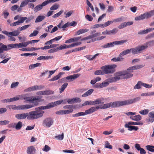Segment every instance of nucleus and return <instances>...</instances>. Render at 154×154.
Masks as SVG:
<instances>
[{
  "mask_svg": "<svg viewBox=\"0 0 154 154\" xmlns=\"http://www.w3.org/2000/svg\"><path fill=\"white\" fill-rule=\"evenodd\" d=\"M140 98L138 97L134 98L128 99L122 101H117L113 102L103 104L98 106L96 107H93L85 110L86 115L91 113L97 110L101 109H105L110 107L112 108L117 107L124 105H128L134 103L140 100Z\"/></svg>",
  "mask_w": 154,
  "mask_h": 154,
  "instance_id": "nucleus-1",
  "label": "nucleus"
},
{
  "mask_svg": "<svg viewBox=\"0 0 154 154\" xmlns=\"http://www.w3.org/2000/svg\"><path fill=\"white\" fill-rule=\"evenodd\" d=\"M45 106H41L35 109V110L29 112L28 113V119L33 120L39 119L43 116L44 111L43 109H47Z\"/></svg>",
  "mask_w": 154,
  "mask_h": 154,
  "instance_id": "nucleus-2",
  "label": "nucleus"
},
{
  "mask_svg": "<svg viewBox=\"0 0 154 154\" xmlns=\"http://www.w3.org/2000/svg\"><path fill=\"white\" fill-rule=\"evenodd\" d=\"M23 95V99L25 101L30 102L31 103L28 105H30L31 106H34L32 107L38 105V102L40 101L41 97L38 96H33L29 97H26V95L22 94Z\"/></svg>",
  "mask_w": 154,
  "mask_h": 154,
  "instance_id": "nucleus-3",
  "label": "nucleus"
},
{
  "mask_svg": "<svg viewBox=\"0 0 154 154\" xmlns=\"http://www.w3.org/2000/svg\"><path fill=\"white\" fill-rule=\"evenodd\" d=\"M115 75H116L117 81L120 79L131 78L133 75L132 74L125 71L117 72Z\"/></svg>",
  "mask_w": 154,
  "mask_h": 154,
  "instance_id": "nucleus-4",
  "label": "nucleus"
},
{
  "mask_svg": "<svg viewBox=\"0 0 154 154\" xmlns=\"http://www.w3.org/2000/svg\"><path fill=\"white\" fill-rule=\"evenodd\" d=\"M131 52L133 54H136L141 53L139 46H138L135 48L128 49L123 51L119 54V57H122L125 55L129 54Z\"/></svg>",
  "mask_w": 154,
  "mask_h": 154,
  "instance_id": "nucleus-5",
  "label": "nucleus"
},
{
  "mask_svg": "<svg viewBox=\"0 0 154 154\" xmlns=\"http://www.w3.org/2000/svg\"><path fill=\"white\" fill-rule=\"evenodd\" d=\"M117 66L116 65H107L103 66L101 67V69L103 71L104 74L113 73L115 70L114 68L116 67Z\"/></svg>",
  "mask_w": 154,
  "mask_h": 154,
  "instance_id": "nucleus-6",
  "label": "nucleus"
},
{
  "mask_svg": "<svg viewBox=\"0 0 154 154\" xmlns=\"http://www.w3.org/2000/svg\"><path fill=\"white\" fill-rule=\"evenodd\" d=\"M141 53L145 51L149 47L154 46V39L148 41L144 44L138 45Z\"/></svg>",
  "mask_w": 154,
  "mask_h": 154,
  "instance_id": "nucleus-7",
  "label": "nucleus"
},
{
  "mask_svg": "<svg viewBox=\"0 0 154 154\" xmlns=\"http://www.w3.org/2000/svg\"><path fill=\"white\" fill-rule=\"evenodd\" d=\"M44 86L42 85H35L25 89L24 91L26 92H30L35 91L43 89Z\"/></svg>",
  "mask_w": 154,
  "mask_h": 154,
  "instance_id": "nucleus-8",
  "label": "nucleus"
},
{
  "mask_svg": "<svg viewBox=\"0 0 154 154\" xmlns=\"http://www.w3.org/2000/svg\"><path fill=\"white\" fill-rule=\"evenodd\" d=\"M34 106L24 105L16 106L13 105V110H25L31 108Z\"/></svg>",
  "mask_w": 154,
  "mask_h": 154,
  "instance_id": "nucleus-9",
  "label": "nucleus"
},
{
  "mask_svg": "<svg viewBox=\"0 0 154 154\" xmlns=\"http://www.w3.org/2000/svg\"><path fill=\"white\" fill-rule=\"evenodd\" d=\"M113 77L107 79L105 81L102 83L103 88L107 86L109 83L115 82L117 81L116 75Z\"/></svg>",
  "mask_w": 154,
  "mask_h": 154,
  "instance_id": "nucleus-10",
  "label": "nucleus"
},
{
  "mask_svg": "<svg viewBox=\"0 0 154 154\" xmlns=\"http://www.w3.org/2000/svg\"><path fill=\"white\" fill-rule=\"evenodd\" d=\"M151 17L149 12L144 13L140 16L136 17L135 18V20L136 21H139L143 20L145 19H147Z\"/></svg>",
  "mask_w": 154,
  "mask_h": 154,
  "instance_id": "nucleus-11",
  "label": "nucleus"
},
{
  "mask_svg": "<svg viewBox=\"0 0 154 154\" xmlns=\"http://www.w3.org/2000/svg\"><path fill=\"white\" fill-rule=\"evenodd\" d=\"M63 100H59L49 103L47 106H45L46 108L47 109H50L52 107L56 106L58 105L61 104L63 103Z\"/></svg>",
  "mask_w": 154,
  "mask_h": 154,
  "instance_id": "nucleus-12",
  "label": "nucleus"
},
{
  "mask_svg": "<svg viewBox=\"0 0 154 154\" xmlns=\"http://www.w3.org/2000/svg\"><path fill=\"white\" fill-rule=\"evenodd\" d=\"M53 121L51 118H47L45 119L43 122V125L46 127L49 128L53 124Z\"/></svg>",
  "mask_w": 154,
  "mask_h": 154,
  "instance_id": "nucleus-13",
  "label": "nucleus"
},
{
  "mask_svg": "<svg viewBox=\"0 0 154 154\" xmlns=\"http://www.w3.org/2000/svg\"><path fill=\"white\" fill-rule=\"evenodd\" d=\"M96 40L94 38H93L91 35H90L82 38L81 39V41H84L85 42L89 43L95 41Z\"/></svg>",
  "mask_w": 154,
  "mask_h": 154,
  "instance_id": "nucleus-14",
  "label": "nucleus"
},
{
  "mask_svg": "<svg viewBox=\"0 0 154 154\" xmlns=\"http://www.w3.org/2000/svg\"><path fill=\"white\" fill-rule=\"evenodd\" d=\"M143 67L144 66L142 65H136L135 66L129 67L125 71L131 73V72H133V70L137 69Z\"/></svg>",
  "mask_w": 154,
  "mask_h": 154,
  "instance_id": "nucleus-15",
  "label": "nucleus"
},
{
  "mask_svg": "<svg viewBox=\"0 0 154 154\" xmlns=\"http://www.w3.org/2000/svg\"><path fill=\"white\" fill-rule=\"evenodd\" d=\"M2 32L7 36H16L18 35L20 33V32H19L17 30H14L9 32L6 31H2Z\"/></svg>",
  "mask_w": 154,
  "mask_h": 154,
  "instance_id": "nucleus-16",
  "label": "nucleus"
},
{
  "mask_svg": "<svg viewBox=\"0 0 154 154\" xmlns=\"http://www.w3.org/2000/svg\"><path fill=\"white\" fill-rule=\"evenodd\" d=\"M28 113H19L15 115V118L19 120H21L25 119L26 118L28 119Z\"/></svg>",
  "mask_w": 154,
  "mask_h": 154,
  "instance_id": "nucleus-17",
  "label": "nucleus"
},
{
  "mask_svg": "<svg viewBox=\"0 0 154 154\" xmlns=\"http://www.w3.org/2000/svg\"><path fill=\"white\" fill-rule=\"evenodd\" d=\"M146 120L148 123H152L154 122V111H152L149 113L148 118Z\"/></svg>",
  "mask_w": 154,
  "mask_h": 154,
  "instance_id": "nucleus-18",
  "label": "nucleus"
},
{
  "mask_svg": "<svg viewBox=\"0 0 154 154\" xmlns=\"http://www.w3.org/2000/svg\"><path fill=\"white\" fill-rule=\"evenodd\" d=\"M80 75L79 74H74L73 75H70L66 77V79L68 80H69V82H72L79 77Z\"/></svg>",
  "mask_w": 154,
  "mask_h": 154,
  "instance_id": "nucleus-19",
  "label": "nucleus"
},
{
  "mask_svg": "<svg viewBox=\"0 0 154 154\" xmlns=\"http://www.w3.org/2000/svg\"><path fill=\"white\" fill-rule=\"evenodd\" d=\"M81 100L78 97L73 98L71 99H67V102L69 104H73L77 102L80 103Z\"/></svg>",
  "mask_w": 154,
  "mask_h": 154,
  "instance_id": "nucleus-20",
  "label": "nucleus"
},
{
  "mask_svg": "<svg viewBox=\"0 0 154 154\" xmlns=\"http://www.w3.org/2000/svg\"><path fill=\"white\" fill-rule=\"evenodd\" d=\"M105 100V99L101 98L96 99L94 101H91L92 105H95L100 104H103L104 103L103 101Z\"/></svg>",
  "mask_w": 154,
  "mask_h": 154,
  "instance_id": "nucleus-21",
  "label": "nucleus"
},
{
  "mask_svg": "<svg viewBox=\"0 0 154 154\" xmlns=\"http://www.w3.org/2000/svg\"><path fill=\"white\" fill-rule=\"evenodd\" d=\"M36 149L33 146H30L28 147L27 149V154H35Z\"/></svg>",
  "mask_w": 154,
  "mask_h": 154,
  "instance_id": "nucleus-22",
  "label": "nucleus"
},
{
  "mask_svg": "<svg viewBox=\"0 0 154 154\" xmlns=\"http://www.w3.org/2000/svg\"><path fill=\"white\" fill-rule=\"evenodd\" d=\"M64 72H60L58 75L54 76V77L52 78V79H50L49 80L50 81H54L57 80H58L60 78L61 75L64 74Z\"/></svg>",
  "mask_w": 154,
  "mask_h": 154,
  "instance_id": "nucleus-23",
  "label": "nucleus"
},
{
  "mask_svg": "<svg viewBox=\"0 0 154 154\" xmlns=\"http://www.w3.org/2000/svg\"><path fill=\"white\" fill-rule=\"evenodd\" d=\"M29 42H22L19 43H17V48H19L23 47H26L29 44Z\"/></svg>",
  "mask_w": 154,
  "mask_h": 154,
  "instance_id": "nucleus-24",
  "label": "nucleus"
},
{
  "mask_svg": "<svg viewBox=\"0 0 154 154\" xmlns=\"http://www.w3.org/2000/svg\"><path fill=\"white\" fill-rule=\"evenodd\" d=\"M53 58V56H40L37 58V60H46L52 59Z\"/></svg>",
  "mask_w": 154,
  "mask_h": 154,
  "instance_id": "nucleus-25",
  "label": "nucleus"
},
{
  "mask_svg": "<svg viewBox=\"0 0 154 154\" xmlns=\"http://www.w3.org/2000/svg\"><path fill=\"white\" fill-rule=\"evenodd\" d=\"M89 29H79L76 32L75 35H79L82 34H83L86 32H88Z\"/></svg>",
  "mask_w": 154,
  "mask_h": 154,
  "instance_id": "nucleus-26",
  "label": "nucleus"
},
{
  "mask_svg": "<svg viewBox=\"0 0 154 154\" xmlns=\"http://www.w3.org/2000/svg\"><path fill=\"white\" fill-rule=\"evenodd\" d=\"M127 42V40H123L113 42V43L115 45H121L124 44Z\"/></svg>",
  "mask_w": 154,
  "mask_h": 154,
  "instance_id": "nucleus-27",
  "label": "nucleus"
},
{
  "mask_svg": "<svg viewBox=\"0 0 154 154\" xmlns=\"http://www.w3.org/2000/svg\"><path fill=\"white\" fill-rule=\"evenodd\" d=\"M22 126V123L21 122H18L16 124L15 126L14 125H12L10 127L12 128H15L16 130H20L21 129Z\"/></svg>",
  "mask_w": 154,
  "mask_h": 154,
  "instance_id": "nucleus-28",
  "label": "nucleus"
},
{
  "mask_svg": "<svg viewBox=\"0 0 154 154\" xmlns=\"http://www.w3.org/2000/svg\"><path fill=\"white\" fill-rule=\"evenodd\" d=\"M94 91V90L93 89H90L85 92L84 94H83L82 95V96L83 97H85L90 95Z\"/></svg>",
  "mask_w": 154,
  "mask_h": 154,
  "instance_id": "nucleus-29",
  "label": "nucleus"
},
{
  "mask_svg": "<svg viewBox=\"0 0 154 154\" xmlns=\"http://www.w3.org/2000/svg\"><path fill=\"white\" fill-rule=\"evenodd\" d=\"M82 44L81 42H76L75 43H72L71 45H66V48H72L74 47L77 46L79 45H80Z\"/></svg>",
  "mask_w": 154,
  "mask_h": 154,
  "instance_id": "nucleus-30",
  "label": "nucleus"
},
{
  "mask_svg": "<svg viewBox=\"0 0 154 154\" xmlns=\"http://www.w3.org/2000/svg\"><path fill=\"white\" fill-rule=\"evenodd\" d=\"M41 63H37L35 64H31L29 66V69H32L38 67H40L41 66Z\"/></svg>",
  "mask_w": 154,
  "mask_h": 154,
  "instance_id": "nucleus-31",
  "label": "nucleus"
},
{
  "mask_svg": "<svg viewBox=\"0 0 154 154\" xmlns=\"http://www.w3.org/2000/svg\"><path fill=\"white\" fill-rule=\"evenodd\" d=\"M99 55V54H96L92 56L91 55H88L85 56V57L88 59L91 60L95 58L96 57Z\"/></svg>",
  "mask_w": 154,
  "mask_h": 154,
  "instance_id": "nucleus-32",
  "label": "nucleus"
},
{
  "mask_svg": "<svg viewBox=\"0 0 154 154\" xmlns=\"http://www.w3.org/2000/svg\"><path fill=\"white\" fill-rule=\"evenodd\" d=\"M130 118L132 120L135 121H140L141 119V117L140 115H137L134 116H131L130 117Z\"/></svg>",
  "mask_w": 154,
  "mask_h": 154,
  "instance_id": "nucleus-33",
  "label": "nucleus"
},
{
  "mask_svg": "<svg viewBox=\"0 0 154 154\" xmlns=\"http://www.w3.org/2000/svg\"><path fill=\"white\" fill-rule=\"evenodd\" d=\"M54 94V91L50 90L42 91V95H48Z\"/></svg>",
  "mask_w": 154,
  "mask_h": 154,
  "instance_id": "nucleus-34",
  "label": "nucleus"
},
{
  "mask_svg": "<svg viewBox=\"0 0 154 154\" xmlns=\"http://www.w3.org/2000/svg\"><path fill=\"white\" fill-rule=\"evenodd\" d=\"M45 18V17L44 16H39L36 18L35 20V23H37L42 21Z\"/></svg>",
  "mask_w": 154,
  "mask_h": 154,
  "instance_id": "nucleus-35",
  "label": "nucleus"
},
{
  "mask_svg": "<svg viewBox=\"0 0 154 154\" xmlns=\"http://www.w3.org/2000/svg\"><path fill=\"white\" fill-rule=\"evenodd\" d=\"M74 13V11L73 10H71L70 11L68 12L67 13H64L65 14V17L67 18L70 16H71Z\"/></svg>",
  "mask_w": 154,
  "mask_h": 154,
  "instance_id": "nucleus-36",
  "label": "nucleus"
},
{
  "mask_svg": "<svg viewBox=\"0 0 154 154\" xmlns=\"http://www.w3.org/2000/svg\"><path fill=\"white\" fill-rule=\"evenodd\" d=\"M142 86V82L140 81H138L137 84L134 87L135 89H139L141 88V86Z\"/></svg>",
  "mask_w": 154,
  "mask_h": 154,
  "instance_id": "nucleus-37",
  "label": "nucleus"
},
{
  "mask_svg": "<svg viewBox=\"0 0 154 154\" xmlns=\"http://www.w3.org/2000/svg\"><path fill=\"white\" fill-rule=\"evenodd\" d=\"M68 85V84L67 83H64L61 86V88L59 89L60 90V93H62L66 88Z\"/></svg>",
  "mask_w": 154,
  "mask_h": 154,
  "instance_id": "nucleus-38",
  "label": "nucleus"
},
{
  "mask_svg": "<svg viewBox=\"0 0 154 154\" xmlns=\"http://www.w3.org/2000/svg\"><path fill=\"white\" fill-rule=\"evenodd\" d=\"M146 149L152 152H154V146L151 145H147L146 146Z\"/></svg>",
  "mask_w": 154,
  "mask_h": 154,
  "instance_id": "nucleus-39",
  "label": "nucleus"
},
{
  "mask_svg": "<svg viewBox=\"0 0 154 154\" xmlns=\"http://www.w3.org/2000/svg\"><path fill=\"white\" fill-rule=\"evenodd\" d=\"M23 96L22 95H19L15 97H13L12 98L13 101H17L19 100H22Z\"/></svg>",
  "mask_w": 154,
  "mask_h": 154,
  "instance_id": "nucleus-40",
  "label": "nucleus"
},
{
  "mask_svg": "<svg viewBox=\"0 0 154 154\" xmlns=\"http://www.w3.org/2000/svg\"><path fill=\"white\" fill-rule=\"evenodd\" d=\"M114 45L113 42H110L104 45L103 46V47L104 48L112 47L114 46Z\"/></svg>",
  "mask_w": 154,
  "mask_h": 154,
  "instance_id": "nucleus-41",
  "label": "nucleus"
},
{
  "mask_svg": "<svg viewBox=\"0 0 154 154\" xmlns=\"http://www.w3.org/2000/svg\"><path fill=\"white\" fill-rule=\"evenodd\" d=\"M8 47L9 50L14 48H17V43L9 44L8 45Z\"/></svg>",
  "mask_w": 154,
  "mask_h": 154,
  "instance_id": "nucleus-42",
  "label": "nucleus"
},
{
  "mask_svg": "<svg viewBox=\"0 0 154 154\" xmlns=\"http://www.w3.org/2000/svg\"><path fill=\"white\" fill-rule=\"evenodd\" d=\"M42 8V7L41 6V5H38L36 7H35L34 8V10L35 12H37L39 11H40Z\"/></svg>",
  "mask_w": 154,
  "mask_h": 154,
  "instance_id": "nucleus-43",
  "label": "nucleus"
},
{
  "mask_svg": "<svg viewBox=\"0 0 154 154\" xmlns=\"http://www.w3.org/2000/svg\"><path fill=\"white\" fill-rule=\"evenodd\" d=\"M149 110L148 109H145L143 110H140L139 112V113L143 115H146L149 112Z\"/></svg>",
  "mask_w": 154,
  "mask_h": 154,
  "instance_id": "nucleus-44",
  "label": "nucleus"
},
{
  "mask_svg": "<svg viewBox=\"0 0 154 154\" xmlns=\"http://www.w3.org/2000/svg\"><path fill=\"white\" fill-rule=\"evenodd\" d=\"M55 138L58 140H62L63 139L64 137V134L62 133L61 135H59L55 137Z\"/></svg>",
  "mask_w": 154,
  "mask_h": 154,
  "instance_id": "nucleus-45",
  "label": "nucleus"
},
{
  "mask_svg": "<svg viewBox=\"0 0 154 154\" xmlns=\"http://www.w3.org/2000/svg\"><path fill=\"white\" fill-rule=\"evenodd\" d=\"M59 8V5L57 4H54L50 8L51 11L55 10Z\"/></svg>",
  "mask_w": 154,
  "mask_h": 154,
  "instance_id": "nucleus-46",
  "label": "nucleus"
},
{
  "mask_svg": "<svg viewBox=\"0 0 154 154\" xmlns=\"http://www.w3.org/2000/svg\"><path fill=\"white\" fill-rule=\"evenodd\" d=\"M95 75H104L103 71L101 70H97L95 71L94 73Z\"/></svg>",
  "mask_w": 154,
  "mask_h": 154,
  "instance_id": "nucleus-47",
  "label": "nucleus"
},
{
  "mask_svg": "<svg viewBox=\"0 0 154 154\" xmlns=\"http://www.w3.org/2000/svg\"><path fill=\"white\" fill-rule=\"evenodd\" d=\"M29 2L28 1V0H27V1H23L22 2L20 5V7L22 8L28 4Z\"/></svg>",
  "mask_w": 154,
  "mask_h": 154,
  "instance_id": "nucleus-48",
  "label": "nucleus"
},
{
  "mask_svg": "<svg viewBox=\"0 0 154 154\" xmlns=\"http://www.w3.org/2000/svg\"><path fill=\"white\" fill-rule=\"evenodd\" d=\"M131 125L129 124V122L128 124H126L125 125V128H128V130L129 131H132L133 130L134 126H130L129 125Z\"/></svg>",
  "mask_w": 154,
  "mask_h": 154,
  "instance_id": "nucleus-49",
  "label": "nucleus"
},
{
  "mask_svg": "<svg viewBox=\"0 0 154 154\" xmlns=\"http://www.w3.org/2000/svg\"><path fill=\"white\" fill-rule=\"evenodd\" d=\"M129 124L131 125H143V123L141 122H129Z\"/></svg>",
  "mask_w": 154,
  "mask_h": 154,
  "instance_id": "nucleus-50",
  "label": "nucleus"
},
{
  "mask_svg": "<svg viewBox=\"0 0 154 154\" xmlns=\"http://www.w3.org/2000/svg\"><path fill=\"white\" fill-rule=\"evenodd\" d=\"M19 84L18 82H13L11 86V88H15L17 87Z\"/></svg>",
  "mask_w": 154,
  "mask_h": 154,
  "instance_id": "nucleus-51",
  "label": "nucleus"
},
{
  "mask_svg": "<svg viewBox=\"0 0 154 154\" xmlns=\"http://www.w3.org/2000/svg\"><path fill=\"white\" fill-rule=\"evenodd\" d=\"M87 4L88 5V6L90 8L91 11H94V8L93 5H91V4L90 3L89 1L88 0H86Z\"/></svg>",
  "mask_w": 154,
  "mask_h": 154,
  "instance_id": "nucleus-52",
  "label": "nucleus"
},
{
  "mask_svg": "<svg viewBox=\"0 0 154 154\" xmlns=\"http://www.w3.org/2000/svg\"><path fill=\"white\" fill-rule=\"evenodd\" d=\"M57 48L58 51L60 50L66 49V45L65 44H63L60 46L59 47H57Z\"/></svg>",
  "mask_w": 154,
  "mask_h": 154,
  "instance_id": "nucleus-53",
  "label": "nucleus"
},
{
  "mask_svg": "<svg viewBox=\"0 0 154 154\" xmlns=\"http://www.w3.org/2000/svg\"><path fill=\"white\" fill-rule=\"evenodd\" d=\"M30 26L29 25H27L21 27L17 29H19L20 31L25 30Z\"/></svg>",
  "mask_w": 154,
  "mask_h": 154,
  "instance_id": "nucleus-54",
  "label": "nucleus"
},
{
  "mask_svg": "<svg viewBox=\"0 0 154 154\" xmlns=\"http://www.w3.org/2000/svg\"><path fill=\"white\" fill-rule=\"evenodd\" d=\"M51 149L50 147L47 145H45L44 148L42 149V150L47 152Z\"/></svg>",
  "mask_w": 154,
  "mask_h": 154,
  "instance_id": "nucleus-55",
  "label": "nucleus"
},
{
  "mask_svg": "<svg viewBox=\"0 0 154 154\" xmlns=\"http://www.w3.org/2000/svg\"><path fill=\"white\" fill-rule=\"evenodd\" d=\"M63 11L61 10L57 13L54 14L52 16L53 18H57L63 12Z\"/></svg>",
  "mask_w": 154,
  "mask_h": 154,
  "instance_id": "nucleus-56",
  "label": "nucleus"
},
{
  "mask_svg": "<svg viewBox=\"0 0 154 154\" xmlns=\"http://www.w3.org/2000/svg\"><path fill=\"white\" fill-rule=\"evenodd\" d=\"M8 46H7L2 44L1 48H2L3 51V52L4 51H7L9 50V48H8Z\"/></svg>",
  "mask_w": 154,
  "mask_h": 154,
  "instance_id": "nucleus-57",
  "label": "nucleus"
},
{
  "mask_svg": "<svg viewBox=\"0 0 154 154\" xmlns=\"http://www.w3.org/2000/svg\"><path fill=\"white\" fill-rule=\"evenodd\" d=\"M105 147L106 148H109V149H112V146L111 145H110L109 143L108 142L106 141L105 142Z\"/></svg>",
  "mask_w": 154,
  "mask_h": 154,
  "instance_id": "nucleus-58",
  "label": "nucleus"
},
{
  "mask_svg": "<svg viewBox=\"0 0 154 154\" xmlns=\"http://www.w3.org/2000/svg\"><path fill=\"white\" fill-rule=\"evenodd\" d=\"M87 105H92L91 100H88L85 101L82 104V106H86Z\"/></svg>",
  "mask_w": 154,
  "mask_h": 154,
  "instance_id": "nucleus-59",
  "label": "nucleus"
},
{
  "mask_svg": "<svg viewBox=\"0 0 154 154\" xmlns=\"http://www.w3.org/2000/svg\"><path fill=\"white\" fill-rule=\"evenodd\" d=\"M154 37V32L151 33L147 35L145 37V39H148Z\"/></svg>",
  "mask_w": 154,
  "mask_h": 154,
  "instance_id": "nucleus-60",
  "label": "nucleus"
},
{
  "mask_svg": "<svg viewBox=\"0 0 154 154\" xmlns=\"http://www.w3.org/2000/svg\"><path fill=\"white\" fill-rule=\"evenodd\" d=\"M126 27L125 22L122 23L120 25L118 26L119 29H121Z\"/></svg>",
  "mask_w": 154,
  "mask_h": 154,
  "instance_id": "nucleus-61",
  "label": "nucleus"
},
{
  "mask_svg": "<svg viewBox=\"0 0 154 154\" xmlns=\"http://www.w3.org/2000/svg\"><path fill=\"white\" fill-rule=\"evenodd\" d=\"M27 19V18L26 17H21L20 18V20L18 21L20 23H23L24 21Z\"/></svg>",
  "mask_w": 154,
  "mask_h": 154,
  "instance_id": "nucleus-62",
  "label": "nucleus"
},
{
  "mask_svg": "<svg viewBox=\"0 0 154 154\" xmlns=\"http://www.w3.org/2000/svg\"><path fill=\"white\" fill-rule=\"evenodd\" d=\"M142 86L146 88H149L152 87V85H149L147 84L142 82Z\"/></svg>",
  "mask_w": 154,
  "mask_h": 154,
  "instance_id": "nucleus-63",
  "label": "nucleus"
},
{
  "mask_svg": "<svg viewBox=\"0 0 154 154\" xmlns=\"http://www.w3.org/2000/svg\"><path fill=\"white\" fill-rule=\"evenodd\" d=\"M85 18L87 19L88 20L91 21L93 20V18L92 17L88 14H87L85 16Z\"/></svg>",
  "mask_w": 154,
  "mask_h": 154,
  "instance_id": "nucleus-64",
  "label": "nucleus"
}]
</instances>
